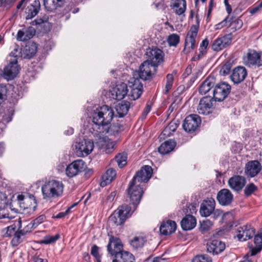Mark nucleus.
<instances>
[{
  "instance_id": "5",
  "label": "nucleus",
  "mask_w": 262,
  "mask_h": 262,
  "mask_svg": "<svg viewBox=\"0 0 262 262\" xmlns=\"http://www.w3.org/2000/svg\"><path fill=\"white\" fill-rule=\"evenodd\" d=\"M94 147V142L91 140L83 139L75 142L73 149L76 155L79 157L90 154Z\"/></svg>"
},
{
  "instance_id": "28",
  "label": "nucleus",
  "mask_w": 262,
  "mask_h": 262,
  "mask_svg": "<svg viewBox=\"0 0 262 262\" xmlns=\"http://www.w3.org/2000/svg\"><path fill=\"white\" fill-rule=\"evenodd\" d=\"M37 50V44L33 42H28L21 52V57L30 59L34 56Z\"/></svg>"
},
{
  "instance_id": "30",
  "label": "nucleus",
  "mask_w": 262,
  "mask_h": 262,
  "mask_svg": "<svg viewBox=\"0 0 262 262\" xmlns=\"http://www.w3.org/2000/svg\"><path fill=\"white\" fill-rule=\"evenodd\" d=\"M40 8V4L39 1H34L33 3L28 6L26 11V19H30L35 16Z\"/></svg>"
},
{
  "instance_id": "22",
  "label": "nucleus",
  "mask_w": 262,
  "mask_h": 262,
  "mask_svg": "<svg viewBox=\"0 0 262 262\" xmlns=\"http://www.w3.org/2000/svg\"><path fill=\"white\" fill-rule=\"evenodd\" d=\"M261 165L257 160H252L248 162L245 169V174L251 178L256 176L261 170Z\"/></svg>"
},
{
  "instance_id": "54",
  "label": "nucleus",
  "mask_w": 262,
  "mask_h": 262,
  "mask_svg": "<svg viewBox=\"0 0 262 262\" xmlns=\"http://www.w3.org/2000/svg\"><path fill=\"white\" fill-rule=\"evenodd\" d=\"M17 198L18 201L20 202V205L21 207L24 208L25 209H28V208L31 209V208H32L33 210H34L35 206L31 207L30 206H29V207L26 206V207L24 206H21V204L23 203H27V202H28L29 201H30L29 199H25L24 196L21 194L18 195L17 196Z\"/></svg>"
},
{
  "instance_id": "2",
  "label": "nucleus",
  "mask_w": 262,
  "mask_h": 262,
  "mask_svg": "<svg viewBox=\"0 0 262 262\" xmlns=\"http://www.w3.org/2000/svg\"><path fill=\"white\" fill-rule=\"evenodd\" d=\"M64 185L62 182L52 180L41 187V191L44 199H51L61 196L63 193Z\"/></svg>"
},
{
  "instance_id": "18",
  "label": "nucleus",
  "mask_w": 262,
  "mask_h": 262,
  "mask_svg": "<svg viewBox=\"0 0 262 262\" xmlns=\"http://www.w3.org/2000/svg\"><path fill=\"white\" fill-rule=\"evenodd\" d=\"M152 174V168L150 166L145 165L137 172L136 175L134 176L133 180L134 181V183H146L150 179Z\"/></svg>"
},
{
  "instance_id": "59",
  "label": "nucleus",
  "mask_w": 262,
  "mask_h": 262,
  "mask_svg": "<svg viewBox=\"0 0 262 262\" xmlns=\"http://www.w3.org/2000/svg\"><path fill=\"white\" fill-rule=\"evenodd\" d=\"M6 205V197L2 192H0V210L4 209Z\"/></svg>"
},
{
  "instance_id": "23",
  "label": "nucleus",
  "mask_w": 262,
  "mask_h": 262,
  "mask_svg": "<svg viewBox=\"0 0 262 262\" xmlns=\"http://www.w3.org/2000/svg\"><path fill=\"white\" fill-rule=\"evenodd\" d=\"M247 71L244 67H237L233 69L230 76L231 80L236 84L242 82L247 77Z\"/></svg>"
},
{
  "instance_id": "39",
  "label": "nucleus",
  "mask_w": 262,
  "mask_h": 262,
  "mask_svg": "<svg viewBox=\"0 0 262 262\" xmlns=\"http://www.w3.org/2000/svg\"><path fill=\"white\" fill-rule=\"evenodd\" d=\"M186 3L185 0H173V9L178 15L183 14L186 10Z\"/></svg>"
},
{
  "instance_id": "3",
  "label": "nucleus",
  "mask_w": 262,
  "mask_h": 262,
  "mask_svg": "<svg viewBox=\"0 0 262 262\" xmlns=\"http://www.w3.org/2000/svg\"><path fill=\"white\" fill-rule=\"evenodd\" d=\"M93 129L94 132L92 134L95 138L96 146L106 153L111 152L115 146V143L109 137L115 135V134L109 135L103 132L104 129L102 130L101 132L100 130H96L94 127H93Z\"/></svg>"
},
{
  "instance_id": "4",
  "label": "nucleus",
  "mask_w": 262,
  "mask_h": 262,
  "mask_svg": "<svg viewBox=\"0 0 262 262\" xmlns=\"http://www.w3.org/2000/svg\"><path fill=\"white\" fill-rule=\"evenodd\" d=\"M14 52H17V50H14L10 54L11 58L9 60V63L4 69L3 76L8 80L14 79L20 70L17 63V55Z\"/></svg>"
},
{
  "instance_id": "9",
  "label": "nucleus",
  "mask_w": 262,
  "mask_h": 262,
  "mask_svg": "<svg viewBox=\"0 0 262 262\" xmlns=\"http://www.w3.org/2000/svg\"><path fill=\"white\" fill-rule=\"evenodd\" d=\"M143 192V191L140 183H134V181L133 180L128 189V194L134 207L139 203Z\"/></svg>"
},
{
  "instance_id": "13",
  "label": "nucleus",
  "mask_w": 262,
  "mask_h": 262,
  "mask_svg": "<svg viewBox=\"0 0 262 262\" xmlns=\"http://www.w3.org/2000/svg\"><path fill=\"white\" fill-rule=\"evenodd\" d=\"M156 68L149 61H145L139 67L138 74L140 78L144 80L151 78L156 73Z\"/></svg>"
},
{
  "instance_id": "58",
  "label": "nucleus",
  "mask_w": 262,
  "mask_h": 262,
  "mask_svg": "<svg viewBox=\"0 0 262 262\" xmlns=\"http://www.w3.org/2000/svg\"><path fill=\"white\" fill-rule=\"evenodd\" d=\"M12 4L11 0H0V7L4 9H9Z\"/></svg>"
},
{
  "instance_id": "62",
  "label": "nucleus",
  "mask_w": 262,
  "mask_h": 262,
  "mask_svg": "<svg viewBox=\"0 0 262 262\" xmlns=\"http://www.w3.org/2000/svg\"><path fill=\"white\" fill-rule=\"evenodd\" d=\"M34 227L35 228V225L33 223H30L27 225L23 229H21V230L23 231L25 234H27V233L31 232Z\"/></svg>"
},
{
  "instance_id": "7",
  "label": "nucleus",
  "mask_w": 262,
  "mask_h": 262,
  "mask_svg": "<svg viewBox=\"0 0 262 262\" xmlns=\"http://www.w3.org/2000/svg\"><path fill=\"white\" fill-rule=\"evenodd\" d=\"M198 30V25H192L190 27L185 38V46L183 51L185 54L189 53L194 49L195 38L197 36Z\"/></svg>"
},
{
  "instance_id": "25",
  "label": "nucleus",
  "mask_w": 262,
  "mask_h": 262,
  "mask_svg": "<svg viewBox=\"0 0 262 262\" xmlns=\"http://www.w3.org/2000/svg\"><path fill=\"white\" fill-rule=\"evenodd\" d=\"M217 199L220 204L228 205L232 201L233 195L229 190L223 189L218 192Z\"/></svg>"
},
{
  "instance_id": "33",
  "label": "nucleus",
  "mask_w": 262,
  "mask_h": 262,
  "mask_svg": "<svg viewBox=\"0 0 262 262\" xmlns=\"http://www.w3.org/2000/svg\"><path fill=\"white\" fill-rule=\"evenodd\" d=\"M196 222L195 217L191 215H187L183 219L181 222V227L184 230H190L196 226Z\"/></svg>"
},
{
  "instance_id": "29",
  "label": "nucleus",
  "mask_w": 262,
  "mask_h": 262,
  "mask_svg": "<svg viewBox=\"0 0 262 262\" xmlns=\"http://www.w3.org/2000/svg\"><path fill=\"white\" fill-rule=\"evenodd\" d=\"M176 223L174 221L168 220L164 222L160 227V231L163 235H169L173 233L176 229Z\"/></svg>"
},
{
  "instance_id": "61",
  "label": "nucleus",
  "mask_w": 262,
  "mask_h": 262,
  "mask_svg": "<svg viewBox=\"0 0 262 262\" xmlns=\"http://www.w3.org/2000/svg\"><path fill=\"white\" fill-rule=\"evenodd\" d=\"M91 253V254L97 259V260H99V255L98 253V247L97 246L94 245L92 246Z\"/></svg>"
},
{
  "instance_id": "60",
  "label": "nucleus",
  "mask_w": 262,
  "mask_h": 262,
  "mask_svg": "<svg viewBox=\"0 0 262 262\" xmlns=\"http://www.w3.org/2000/svg\"><path fill=\"white\" fill-rule=\"evenodd\" d=\"M48 20V18L46 16H43L42 18H40L36 19L31 22L32 25H40L45 22H47Z\"/></svg>"
},
{
  "instance_id": "26",
  "label": "nucleus",
  "mask_w": 262,
  "mask_h": 262,
  "mask_svg": "<svg viewBox=\"0 0 262 262\" xmlns=\"http://www.w3.org/2000/svg\"><path fill=\"white\" fill-rule=\"evenodd\" d=\"M225 248V244L216 239L212 240L207 244L208 252L213 254H218L224 250Z\"/></svg>"
},
{
  "instance_id": "38",
  "label": "nucleus",
  "mask_w": 262,
  "mask_h": 262,
  "mask_svg": "<svg viewBox=\"0 0 262 262\" xmlns=\"http://www.w3.org/2000/svg\"><path fill=\"white\" fill-rule=\"evenodd\" d=\"M63 0H44L43 5L46 9L53 11L61 6Z\"/></svg>"
},
{
  "instance_id": "21",
  "label": "nucleus",
  "mask_w": 262,
  "mask_h": 262,
  "mask_svg": "<svg viewBox=\"0 0 262 262\" xmlns=\"http://www.w3.org/2000/svg\"><path fill=\"white\" fill-rule=\"evenodd\" d=\"M215 207V200L212 198H207L202 203L200 213L202 216H209L214 210Z\"/></svg>"
},
{
  "instance_id": "52",
  "label": "nucleus",
  "mask_w": 262,
  "mask_h": 262,
  "mask_svg": "<svg viewBox=\"0 0 262 262\" xmlns=\"http://www.w3.org/2000/svg\"><path fill=\"white\" fill-rule=\"evenodd\" d=\"M256 189L257 187L254 184L251 183L245 187L244 192L246 195H250Z\"/></svg>"
},
{
  "instance_id": "32",
  "label": "nucleus",
  "mask_w": 262,
  "mask_h": 262,
  "mask_svg": "<svg viewBox=\"0 0 262 262\" xmlns=\"http://www.w3.org/2000/svg\"><path fill=\"white\" fill-rule=\"evenodd\" d=\"M255 246L250 250V255L253 256L259 252L262 249V229L259 231L254 237Z\"/></svg>"
},
{
  "instance_id": "64",
  "label": "nucleus",
  "mask_w": 262,
  "mask_h": 262,
  "mask_svg": "<svg viewBox=\"0 0 262 262\" xmlns=\"http://www.w3.org/2000/svg\"><path fill=\"white\" fill-rule=\"evenodd\" d=\"M260 9H262V1L260 3V4L258 6L250 9L249 10L250 13L252 15L254 14V13L257 12L258 10H259Z\"/></svg>"
},
{
  "instance_id": "24",
  "label": "nucleus",
  "mask_w": 262,
  "mask_h": 262,
  "mask_svg": "<svg viewBox=\"0 0 262 262\" xmlns=\"http://www.w3.org/2000/svg\"><path fill=\"white\" fill-rule=\"evenodd\" d=\"M246 184L245 178L241 176H235L229 179L228 184L230 187L236 191L241 190Z\"/></svg>"
},
{
  "instance_id": "63",
  "label": "nucleus",
  "mask_w": 262,
  "mask_h": 262,
  "mask_svg": "<svg viewBox=\"0 0 262 262\" xmlns=\"http://www.w3.org/2000/svg\"><path fill=\"white\" fill-rule=\"evenodd\" d=\"M45 220V216L44 215H40L33 221V224L35 225V227L38 225L42 223Z\"/></svg>"
},
{
  "instance_id": "42",
  "label": "nucleus",
  "mask_w": 262,
  "mask_h": 262,
  "mask_svg": "<svg viewBox=\"0 0 262 262\" xmlns=\"http://www.w3.org/2000/svg\"><path fill=\"white\" fill-rule=\"evenodd\" d=\"M146 239L143 236H135L130 241L131 246L135 249L142 248L144 245Z\"/></svg>"
},
{
  "instance_id": "45",
  "label": "nucleus",
  "mask_w": 262,
  "mask_h": 262,
  "mask_svg": "<svg viewBox=\"0 0 262 262\" xmlns=\"http://www.w3.org/2000/svg\"><path fill=\"white\" fill-rule=\"evenodd\" d=\"M170 46L176 47L180 42V36L175 33L169 35L167 39Z\"/></svg>"
},
{
  "instance_id": "35",
  "label": "nucleus",
  "mask_w": 262,
  "mask_h": 262,
  "mask_svg": "<svg viewBox=\"0 0 262 262\" xmlns=\"http://www.w3.org/2000/svg\"><path fill=\"white\" fill-rule=\"evenodd\" d=\"M176 143L173 140H168L163 143L159 147V152L162 155L168 154L173 150Z\"/></svg>"
},
{
  "instance_id": "40",
  "label": "nucleus",
  "mask_w": 262,
  "mask_h": 262,
  "mask_svg": "<svg viewBox=\"0 0 262 262\" xmlns=\"http://www.w3.org/2000/svg\"><path fill=\"white\" fill-rule=\"evenodd\" d=\"M214 80L212 78H207L201 85L199 92L201 94H205L213 86Z\"/></svg>"
},
{
  "instance_id": "31",
  "label": "nucleus",
  "mask_w": 262,
  "mask_h": 262,
  "mask_svg": "<svg viewBox=\"0 0 262 262\" xmlns=\"http://www.w3.org/2000/svg\"><path fill=\"white\" fill-rule=\"evenodd\" d=\"M18 229L14 233V236L12 239L11 243L14 246L18 245L26 239V234L23 231L21 230L22 227L21 221L20 219L18 220Z\"/></svg>"
},
{
  "instance_id": "20",
  "label": "nucleus",
  "mask_w": 262,
  "mask_h": 262,
  "mask_svg": "<svg viewBox=\"0 0 262 262\" xmlns=\"http://www.w3.org/2000/svg\"><path fill=\"white\" fill-rule=\"evenodd\" d=\"M84 168V162L82 160H77L68 165L66 168V174L69 178L76 176Z\"/></svg>"
},
{
  "instance_id": "46",
  "label": "nucleus",
  "mask_w": 262,
  "mask_h": 262,
  "mask_svg": "<svg viewBox=\"0 0 262 262\" xmlns=\"http://www.w3.org/2000/svg\"><path fill=\"white\" fill-rule=\"evenodd\" d=\"M226 47V43L223 42L221 38L215 39L212 45V49L215 51H219L223 50Z\"/></svg>"
},
{
  "instance_id": "51",
  "label": "nucleus",
  "mask_w": 262,
  "mask_h": 262,
  "mask_svg": "<svg viewBox=\"0 0 262 262\" xmlns=\"http://www.w3.org/2000/svg\"><path fill=\"white\" fill-rule=\"evenodd\" d=\"M231 69V63L229 62H226L222 66L220 71V73L222 76H226L230 73Z\"/></svg>"
},
{
  "instance_id": "55",
  "label": "nucleus",
  "mask_w": 262,
  "mask_h": 262,
  "mask_svg": "<svg viewBox=\"0 0 262 262\" xmlns=\"http://www.w3.org/2000/svg\"><path fill=\"white\" fill-rule=\"evenodd\" d=\"M207 49L205 48H203L200 46L199 49V53L194 56L193 58L194 60H199L202 57L205 55L207 53Z\"/></svg>"
},
{
  "instance_id": "53",
  "label": "nucleus",
  "mask_w": 262,
  "mask_h": 262,
  "mask_svg": "<svg viewBox=\"0 0 262 262\" xmlns=\"http://www.w3.org/2000/svg\"><path fill=\"white\" fill-rule=\"evenodd\" d=\"M59 238V234H56L54 236H47L45 237L43 243L46 244H51L56 241Z\"/></svg>"
},
{
  "instance_id": "19",
  "label": "nucleus",
  "mask_w": 262,
  "mask_h": 262,
  "mask_svg": "<svg viewBox=\"0 0 262 262\" xmlns=\"http://www.w3.org/2000/svg\"><path fill=\"white\" fill-rule=\"evenodd\" d=\"M255 229L250 224L239 227L236 232V237L240 241H245L253 237L255 233Z\"/></svg>"
},
{
  "instance_id": "15",
  "label": "nucleus",
  "mask_w": 262,
  "mask_h": 262,
  "mask_svg": "<svg viewBox=\"0 0 262 262\" xmlns=\"http://www.w3.org/2000/svg\"><path fill=\"white\" fill-rule=\"evenodd\" d=\"M200 117L195 114L187 116L184 120L183 124L184 129L188 133L194 132L201 124Z\"/></svg>"
},
{
  "instance_id": "50",
  "label": "nucleus",
  "mask_w": 262,
  "mask_h": 262,
  "mask_svg": "<svg viewBox=\"0 0 262 262\" xmlns=\"http://www.w3.org/2000/svg\"><path fill=\"white\" fill-rule=\"evenodd\" d=\"M191 262H212V260L207 255H200L194 257Z\"/></svg>"
},
{
  "instance_id": "41",
  "label": "nucleus",
  "mask_w": 262,
  "mask_h": 262,
  "mask_svg": "<svg viewBox=\"0 0 262 262\" xmlns=\"http://www.w3.org/2000/svg\"><path fill=\"white\" fill-rule=\"evenodd\" d=\"M230 21H228V27L234 32L242 28L243 25V21L238 18L230 16Z\"/></svg>"
},
{
  "instance_id": "56",
  "label": "nucleus",
  "mask_w": 262,
  "mask_h": 262,
  "mask_svg": "<svg viewBox=\"0 0 262 262\" xmlns=\"http://www.w3.org/2000/svg\"><path fill=\"white\" fill-rule=\"evenodd\" d=\"M7 94V88L5 85L0 84V105L5 99Z\"/></svg>"
},
{
  "instance_id": "27",
  "label": "nucleus",
  "mask_w": 262,
  "mask_h": 262,
  "mask_svg": "<svg viewBox=\"0 0 262 262\" xmlns=\"http://www.w3.org/2000/svg\"><path fill=\"white\" fill-rule=\"evenodd\" d=\"M36 32L35 29L32 27L25 28L18 30L16 39L18 41H25L32 38Z\"/></svg>"
},
{
  "instance_id": "6",
  "label": "nucleus",
  "mask_w": 262,
  "mask_h": 262,
  "mask_svg": "<svg viewBox=\"0 0 262 262\" xmlns=\"http://www.w3.org/2000/svg\"><path fill=\"white\" fill-rule=\"evenodd\" d=\"M132 213L131 207L127 205H123L115 211L114 213L111 216L110 220L116 225H120L123 224Z\"/></svg>"
},
{
  "instance_id": "43",
  "label": "nucleus",
  "mask_w": 262,
  "mask_h": 262,
  "mask_svg": "<svg viewBox=\"0 0 262 262\" xmlns=\"http://www.w3.org/2000/svg\"><path fill=\"white\" fill-rule=\"evenodd\" d=\"M178 125L175 121L170 122L162 132V135L165 136H170L172 132L176 130Z\"/></svg>"
},
{
  "instance_id": "12",
  "label": "nucleus",
  "mask_w": 262,
  "mask_h": 262,
  "mask_svg": "<svg viewBox=\"0 0 262 262\" xmlns=\"http://www.w3.org/2000/svg\"><path fill=\"white\" fill-rule=\"evenodd\" d=\"M111 97L115 100H121L127 96L128 89L126 83L122 82L113 86L109 90Z\"/></svg>"
},
{
  "instance_id": "16",
  "label": "nucleus",
  "mask_w": 262,
  "mask_h": 262,
  "mask_svg": "<svg viewBox=\"0 0 262 262\" xmlns=\"http://www.w3.org/2000/svg\"><path fill=\"white\" fill-rule=\"evenodd\" d=\"M146 55L148 58L146 61H149L156 67L163 61L164 54L161 50L157 48L150 49L147 51Z\"/></svg>"
},
{
  "instance_id": "14",
  "label": "nucleus",
  "mask_w": 262,
  "mask_h": 262,
  "mask_svg": "<svg viewBox=\"0 0 262 262\" xmlns=\"http://www.w3.org/2000/svg\"><path fill=\"white\" fill-rule=\"evenodd\" d=\"M129 88L130 92L128 96L130 100H135L138 99L142 93L143 86L138 79L132 78L129 81Z\"/></svg>"
},
{
  "instance_id": "49",
  "label": "nucleus",
  "mask_w": 262,
  "mask_h": 262,
  "mask_svg": "<svg viewBox=\"0 0 262 262\" xmlns=\"http://www.w3.org/2000/svg\"><path fill=\"white\" fill-rule=\"evenodd\" d=\"M175 74H168L166 76V83L165 87V92L167 93L172 86Z\"/></svg>"
},
{
  "instance_id": "48",
  "label": "nucleus",
  "mask_w": 262,
  "mask_h": 262,
  "mask_svg": "<svg viewBox=\"0 0 262 262\" xmlns=\"http://www.w3.org/2000/svg\"><path fill=\"white\" fill-rule=\"evenodd\" d=\"M212 225V223L209 220L203 221L201 223L200 230L202 232L205 233L211 229Z\"/></svg>"
},
{
  "instance_id": "11",
  "label": "nucleus",
  "mask_w": 262,
  "mask_h": 262,
  "mask_svg": "<svg viewBox=\"0 0 262 262\" xmlns=\"http://www.w3.org/2000/svg\"><path fill=\"white\" fill-rule=\"evenodd\" d=\"M245 64L251 67L262 65V52H257L254 50H249L246 55L243 57Z\"/></svg>"
},
{
  "instance_id": "17",
  "label": "nucleus",
  "mask_w": 262,
  "mask_h": 262,
  "mask_svg": "<svg viewBox=\"0 0 262 262\" xmlns=\"http://www.w3.org/2000/svg\"><path fill=\"white\" fill-rule=\"evenodd\" d=\"M107 250L110 254L115 256V258L122 253L123 251V245L120 239L112 236L110 238L107 245Z\"/></svg>"
},
{
  "instance_id": "10",
  "label": "nucleus",
  "mask_w": 262,
  "mask_h": 262,
  "mask_svg": "<svg viewBox=\"0 0 262 262\" xmlns=\"http://www.w3.org/2000/svg\"><path fill=\"white\" fill-rule=\"evenodd\" d=\"M215 101L210 96L204 97L202 98L197 107V111L199 114L208 115L212 113L214 108Z\"/></svg>"
},
{
  "instance_id": "36",
  "label": "nucleus",
  "mask_w": 262,
  "mask_h": 262,
  "mask_svg": "<svg viewBox=\"0 0 262 262\" xmlns=\"http://www.w3.org/2000/svg\"><path fill=\"white\" fill-rule=\"evenodd\" d=\"M113 262H135V258L130 253L123 251L113 259Z\"/></svg>"
},
{
  "instance_id": "57",
  "label": "nucleus",
  "mask_w": 262,
  "mask_h": 262,
  "mask_svg": "<svg viewBox=\"0 0 262 262\" xmlns=\"http://www.w3.org/2000/svg\"><path fill=\"white\" fill-rule=\"evenodd\" d=\"M230 16H228L225 19H224L222 21L216 25L215 27L216 29H221L224 27L228 26V21H230Z\"/></svg>"
},
{
  "instance_id": "1",
  "label": "nucleus",
  "mask_w": 262,
  "mask_h": 262,
  "mask_svg": "<svg viewBox=\"0 0 262 262\" xmlns=\"http://www.w3.org/2000/svg\"><path fill=\"white\" fill-rule=\"evenodd\" d=\"M88 115L98 129L101 131L104 129L103 132L109 135H113L119 132L118 126L111 124L114 116L113 110L111 107L106 105L93 107Z\"/></svg>"
},
{
  "instance_id": "44",
  "label": "nucleus",
  "mask_w": 262,
  "mask_h": 262,
  "mask_svg": "<svg viewBox=\"0 0 262 262\" xmlns=\"http://www.w3.org/2000/svg\"><path fill=\"white\" fill-rule=\"evenodd\" d=\"M16 226L14 224L11 225L3 229L1 234L4 237H11L15 232Z\"/></svg>"
},
{
  "instance_id": "8",
  "label": "nucleus",
  "mask_w": 262,
  "mask_h": 262,
  "mask_svg": "<svg viewBox=\"0 0 262 262\" xmlns=\"http://www.w3.org/2000/svg\"><path fill=\"white\" fill-rule=\"evenodd\" d=\"M231 91V86L227 82L217 83L213 91V99L215 101H222L228 96Z\"/></svg>"
},
{
  "instance_id": "47",
  "label": "nucleus",
  "mask_w": 262,
  "mask_h": 262,
  "mask_svg": "<svg viewBox=\"0 0 262 262\" xmlns=\"http://www.w3.org/2000/svg\"><path fill=\"white\" fill-rule=\"evenodd\" d=\"M127 156L125 153L119 154L116 156V160L118 163V166L120 168L125 166L126 163Z\"/></svg>"
},
{
  "instance_id": "34",
  "label": "nucleus",
  "mask_w": 262,
  "mask_h": 262,
  "mask_svg": "<svg viewBox=\"0 0 262 262\" xmlns=\"http://www.w3.org/2000/svg\"><path fill=\"white\" fill-rule=\"evenodd\" d=\"M116 176V171L113 168L108 169L102 176L100 186L103 187L110 184L114 180Z\"/></svg>"
},
{
  "instance_id": "37",
  "label": "nucleus",
  "mask_w": 262,
  "mask_h": 262,
  "mask_svg": "<svg viewBox=\"0 0 262 262\" xmlns=\"http://www.w3.org/2000/svg\"><path fill=\"white\" fill-rule=\"evenodd\" d=\"M130 106V103L127 101H122L116 105V110L119 117H122L127 114Z\"/></svg>"
}]
</instances>
